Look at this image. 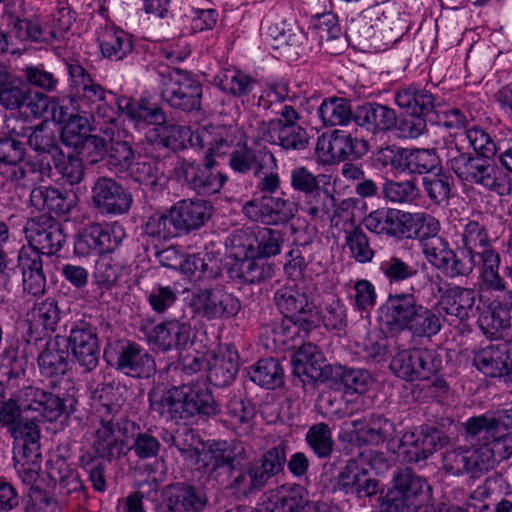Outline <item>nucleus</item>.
Returning <instances> with one entry per match:
<instances>
[{
  "mask_svg": "<svg viewBox=\"0 0 512 512\" xmlns=\"http://www.w3.org/2000/svg\"><path fill=\"white\" fill-rule=\"evenodd\" d=\"M30 248L39 255H55L66 242L61 225L52 217L41 214L30 218L24 227Z\"/></svg>",
  "mask_w": 512,
  "mask_h": 512,
  "instance_id": "obj_19",
  "label": "nucleus"
},
{
  "mask_svg": "<svg viewBox=\"0 0 512 512\" xmlns=\"http://www.w3.org/2000/svg\"><path fill=\"white\" fill-rule=\"evenodd\" d=\"M173 219L179 232L188 233L204 226L212 215V205L202 199H185L172 207Z\"/></svg>",
  "mask_w": 512,
  "mask_h": 512,
  "instance_id": "obj_28",
  "label": "nucleus"
},
{
  "mask_svg": "<svg viewBox=\"0 0 512 512\" xmlns=\"http://www.w3.org/2000/svg\"><path fill=\"white\" fill-rule=\"evenodd\" d=\"M342 425L344 435L358 446H378L387 442L388 449L395 452V424L383 415L371 414L362 419L345 421Z\"/></svg>",
  "mask_w": 512,
  "mask_h": 512,
  "instance_id": "obj_15",
  "label": "nucleus"
},
{
  "mask_svg": "<svg viewBox=\"0 0 512 512\" xmlns=\"http://www.w3.org/2000/svg\"><path fill=\"white\" fill-rule=\"evenodd\" d=\"M389 285L401 284L417 276L418 265L391 255L380 261L378 267Z\"/></svg>",
  "mask_w": 512,
  "mask_h": 512,
  "instance_id": "obj_51",
  "label": "nucleus"
},
{
  "mask_svg": "<svg viewBox=\"0 0 512 512\" xmlns=\"http://www.w3.org/2000/svg\"><path fill=\"white\" fill-rule=\"evenodd\" d=\"M239 371V355L232 345H225L209 365L207 378L216 387H224L234 381Z\"/></svg>",
  "mask_w": 512,
  "mask_h": 512,
  "instance_id": "obj_39",
  "label": "nucleus"
},
{
  "mask_svg": "<svg viewBox=\"0 0 512 512\" xmlns=\"http://www.w3.org/2000/svg\"><path fill=\"white\" fill-rule=\"evenodd\" d=\"M23 410L38 412L47 421H56L64 413L62 400L49 392L33 386H27L19 392Z\"/></svg>",
  "mask_w": 512,
  "mask_h": 512,
  "instance_id": "obj_32",
  "label": "nucleus"
},
{
  "mask_svg": "<svg viewBox=\"0 0 512 512\" xmlns=\"http://www.w3.org/2000/svg\"><path fill=\"white\" fill-rule=\"evenodd\" d=\"M256 411L254 404L239 396L229 399L224 411V422L238 435H247L252 427Z\"/></svg>",
  "mask_w": 512,
  "mask_h": 512,
  "instance_id": "obj_41",
  "label": "nucleus"
},
{
  "mask_svg": "<svg viewBox=\"0 0 512 512\" xmlns=\"http://www.w3.org/2000/svg\"><path fill=\"white\" fill-rule=\"evenodd\" d=\"M94 207L107 215H123L132 205L131 193L112 178L99 177L91 190Z\"/></svg>",
  "mask_w": 512,
  "mask_h": 512,
  "instance_id": "obj_23",
  "label": "nucleus"
},
{
  "mask_svg": "<svg viewBox=\"0 0 512 512\" xmlns=\"http://www.w3.org/2000/svg\"><path fill=\"white\" fill-rule=\"evenodd\" d=\"M440 151L446 165L460 180L480 186L498 196L511 194L510 176L492 162L491 158L479 157L464 151L456 136L445 137Z\"/></svg>",
  "mask_w": 512,
  "mask_h": 512,
  "instance_id": "obj_5",
  "label": "nucleus"
},
{
  "mask_svg": "<svg viewBox=\"0 0 512 512\" xmlns=\"http://www.w3.org/2000/svg\"><path fill=\"white\" fill-rule=\"evenodd\" d=\"M178 449L182 453L196 456V469L209 481L243 495L263 488L270 478L283 470L286 463L285 446L282 444L269 449L246 469H238L245 459V449L235 441H212L202 450Z\"/></svg>",
  "mask_w": 512,
  "mask_h": 512,
  "instance_id": "obj_1",
  "label": "nucleus"
},
{
  "mask_svg": "<svg viewBox=\"0 0 512 512\" xmlns=\"http://www.w3.org/2000/svg\"><path fill=\"white\" fill-rule=\"evenodd\" d=\"M196 306L197 311L209 320L232 317L240 310L238 298L221 289L201 291L197 295Z\"/></svg>",
  "mask_w": 512,
  "mask_h": 512,
  "instance_id": "obj_27",
  "label": "nucleus"
},
{
  "mask_svg": "<svg viewBox=\"0 0 512 512\" xmlns=\"http://www.w3.org/2000/svg\"><path fill=\"white\" fill-rule=\"evenodd\" d=\"M66 348L84 373L94 370L99 362V341L96 329L87 321H75L70 328Z\"/></svg>",
  "mask_w": 512,
  "mask_h": 512,
  "instance_id": "obj_20",
  "label": "nucleus"
},
{
  "mask_svg": "<svg viewBox=\"0 0 512 512\" xmlns=\"http://www.w3.org/2000/svg\"><path fill=\"white\" fill-rule=\"evenodd\" d=\"M113 393L114 387L110 384L96 391L99 406L95 408L91 440V450L95 456L109 462L121 458L127 450L120 424L115 419L119 404L112 402Z\"/></svg>",
  "mask_w": 512,
  "mask_h": 512,
  "instance_id": "obj_7",
  "label": "nucleus"
},
{
  "mask_svg": "<svg viewBox=\"0 0 512 512\" xmlns=\"http://www.w3.org/2000/svg\"><path fill=\"white\" fill-rule=\"evenodd\" d=\"M395 103L411 114L427 115L434 108L435 98L433 94L417 86H407L395 92Z\"/></svg>",
  "mask_w": 512,
  "mask_h": 512,
  "instance_id": "obj_45",
  "label": "nucleus"
},
{
  "mask_svg": "<svg viewBox=\"0 0 512 512\" xmlns=\"http://www.w3.org/2000/svg\"><path fill=\"white\" fill-rule=\"evenodd\" d=\"M438 156L430 149L404 150V170L410 174H429L437 168Z\"/></svg>",
  "mask_w": 512,
  "mask_h": 512,
  "instance_id": "obj_58",
  "label": "nucleus"
},
{
  "mask_svg": "<svg viewBox=\"0 0 512 512\" xmlns=\"http://www.w3.org/2000/svg\"><path fill=\"white\" fill-rule=\"evenodd\" d=\"M292 363L295 372L305 375L312 380H320L323 377L325 357L322 351L313 343H303L295 352Z\"/></svg>",
  "mask_w": 512,
  "mask_h": 512,
  "instance_id": "obj_43",
  "label": "nucleus"
},
{
  "mask_svg": "<svg viewBox=\"0 0 512 512\" xmlns=\"http://www.w3.org/2000/svg\"><path fill=\"white\" fill-rule=\"evenodd\" d=\"M249 378L266 389H275L283 382V369L274 358H263L252 365L248 371Z\"/></svg>",
  "mask_w": 512,
  "mask_h": 512,
  "instance_id": "obj_50",
  "label": "nucleus"
},
{
  "mask_svg": "<svg viewBox=\"0 0 512 512\" xmlns=\"http://www.w3.org/2000/svg\"><path fill=\"white\" fill-rule=\"evenodd\" d=\"M275 145L284 151H303L308 147L309 135L300 125H283L279 121Z\"/></svg>",
  "mask_w": 512,
  "mask_h": 512,
  "instance_id": "obj_60",
  "label": "nucleus"
},
{
  "mask_svg": "<svg viewBox=\"0 0 512 512\" xmlns=\"http://www.w3.org/2000/svg\"><path fill=\"white\" fill-rule=\"evenodd\" d=\"M336 487L345 494L358 498L370 497L378 491V482L368 476L367 471L352 460L339 472Z\"/></svg>",
  "mask_w": 512,
  "mask_h": 512,
  "instance_id": "obj_30",
  "label": "nucleus"
},
{
  "mask_svg": "<svg viewBox=\"0 0 512 512\" xmlns=\"http://www.w3.org/2000/svg\"><path fill=\"white\" fill-rule=\"evenodd\" d=\"M125 237L126 231L117 221L108 224H91L78 235L74 249L80 256H104L117 249Z\"/></svg>",
  "mask_w": 512,
  "mask_h": 512,
  "instance_id": "obj_16",
  "label": "nucleus"
},
{
  "mask_svg": "<svg viewBox=\"0 0 512 512\" xmlns=\"http://www.w3.org/2000/svg\"><path fill=\"white\" fill-rule=\"evenodd\" d=\"M65 66L78 110L83 113L79 126L97 130L99 126L115 122L119 112L131 120L149 115V108L142 106L140 99L118 97L99 84L77 61H66Z\"/></svg>",
  "mask_w": 512,
  "mask_h": 512,
  "instance_id": "obj_3",
  "label": "nucleus"
},
{
  "mask_svg": "<svg viewBox=\"0 0 512 512\" xmlns=\"http://www.w3.org/2000/svg\"><path fill=\"white\" fill-rule=\"evenodd\" d=\"M97 130L109 139V163L120 169L128 168L134 158L133 136L128 131L119 129L115 122L99 126Z\"/></svg>",
  "mask_w": 512,
  "mask_h": 512,
  "instance_id": "obj_35",
  "label": "nucleus"
},
{
  "mask_svg": "<svg viewBox=\"0 0 512 512\" xmlns=\"http://www.w3.org/2000/svg\"><path fill=\"white\" fill-rule=\"evenodd\" d=\"M104 359L119 372L132 378L147 379L155 374L152 355L132 341H114L104 350Z\"/></svg>",
  "mask_w": 512,
  "mask_h": 512,
  "instance_id": "obj_11",
  "label": "nucleus"
},
{
  "mask_svg": "<svg viewBox=\"0 0 512 512\" xmlns=\"http://www.w3.org/2000/svg\"><path fill=\"white\" fill-rule=\"evenodd\" d=\"M441 366L440 355L428 348L401 350L390 363L392 372L407 381L427 380L436 374Z\"/></svg>",
  "mask_w": 512,
  "mask_h": 512,
  "instance_id": "obj_14",
  "label": "nucleus"
},
{
  "mask_svg": "<svg viewBox=\"0 0 512 512\" xmlns=\"http://www.w3.org/2000/svg\"><path fill=\"white\" fill-rule=\"evenodd\" d=\"M422 307L412 288L410 292L389 294L379 308V317L389 331L409 332Z\"/></svg>",
  "mask_w": 512,
  "mask_h": 512,
  "instance_id": "obj_17",
  "label": "nucleus"
},
{
  "mask_svg": "<svg viewBox=\"0 0 512 512\" xmlns=\"http://www.w3.org/2000/svg\"><path fill=\"white\" fill-rule=\"evenodd\" d=\"M307 200L301 206V210L312 220H330L333 221L335 213L336 198L327 189L318 190V193L310 194Z\"/></svg>",
  "mask_w": 512,
  "mask_h": 512,
  "instance_id": "obj_53",
  "label": "nucleus"
},
{
  "mask_svg": "<svg viewBox=\"0 0 512 512\" xmlns=\"http://www.w3.org/2000/svg\"><path fill=\"white\" fill-rule=\"evenodd\" d=\"M266 36L275 42L274 47H290L297 54L304 52V44L307 42L306 33L297 25L280 21L270 24L266 30Z\"/></svg>",
  "mask_w": 512,
  "mask_h": 512,
  "instance_id": "obj_46",
  "label": "nucleus"
},
{
  "mask_svg": "<svg viewBox=\"0 0 512 512\" xmlns=\"http://www.w3.org/2000/svg\"><path fill=\"white\" fill-rule=\"evenodd\" d=\"M475 265L476 258H474L473 255L465 253V255L461 257L451 248L437 270L441 271L445 277L455 279L470 275Z\"/></svg>",
  "mask_w": 512,
  "mask_h": 512,
  "instance_id": "obj_63",
  "label": "nucleus"
},
{
  "mask_svg": "<svg viewBox=\"0 0 512 512\" xmlns=\"http://www.w3.org/2000/svg\"><path fill=\"white\" fill-rule=\"evenodd\" d=\"M178 180L192 191L202 196L219 193L227 181V176L214 169V160L205 155L204 163L186 159L179 160L174 168Z\"/></svg>",
  "mask_w": 512,
  "mask_h": 512,
  "instance_id": "obj_13",
  "label": "nucleus"
},
{
  "mask_svg": "<svg viewBox=\"0 0 512 512\" xmlns=\"http://www.w3.org/2000/svg\"><path fill=\"white\" fill-rule=\"evenodd\" d=\"M159 89L164 102L171 108L185 112L201 105L202 85L192 73L170 66L159 67Z\"/></svg>",
  "mask_w": 512,
  "mask_h": 512,
  "instance_id": "obj_9",
  "label": "nucleus"
},
{
  "mask_svg": "<svg viewBox=\"0 0 512 512\" xmlns=\"http://www.w3.org/2000/svg\"><path fill=\"white\" fill-rule=\"evenodd\" d=\"M453 178L442 168L435 173H429L422 178L423 190L429 200L436 205L447 202L451 196Z\"/></svg>",
  "mask_w": 512,
  "mask_h": 512,
  "instance_id": "obj_52",
  "label": "nucleus"
},
{
  "mask_svg": "<svg viewBox=\"0 0 512 512\" xmlns=\"http://www.w3.org/2000/svg\"><path fill=\"white\" fill-rule=\"evenodd\" d=\"M405 216H407V212L397 209H378L363 219V225L377 235L402 238L409 235Z\"/></svg>",
  "mask_w": 512,
  "mask_h": 512,
  "instance_id": "obj_33",
  "label": "nucleus"
},
{
  "mask_svg": "<svg viewBox=\"0 0 512 512\" xmlns=\"http://www.w3.org/2000/svg\"><path fill=\"white\" fill-rule=\"evenodd\" d=\"M69 352L64 337L57 336L46 344V348L38 356V366L42 375L55 377L68 370Z\"/></svg>",
  "mask_w": 512,
  "mask_h": 512,
  "instance_id": "obj_40",
  "label": "nucleus"
},
{
  "mask_svg": "<svg viewBox=\"0 0 512 512\" xmlns=\"http://www.w3.org/2000/svg\"><path fill=\"white\" fill-rule=\"evenodd\" d=\"M14 468L23 484L33 488L40 477L42 455L14 454Z\"/></svg>",
  "mask_w": 512,
  "mask_h": 512,
  "instance_id": "obj_62",
  "label": "nucleus"
},
{
  "mask_svg": "<svg viewBox=\"0 0 512 512\" xmlns=\"http://www.w3.org/2000/svg\"><path fill=\"white\" fill-rule=\"evenodd\" d=\"M141 330L149 346L160 352L184 349L191 342L192 329L186 321L172 319Z\"/></svg>",
  "mask_w": 512,
  "mask_h": 512,
  "instance_id": "obj_21",
  "label": "nucleus"
},
{
  "mask_svg": "<svg viewBox=\"0 0 512 512\" xmlns=\"http://www.w3.org/2000/svg\"><path fill=\"white\" fill-rule=\"evenodd\" d=\"M285 241V233L278 229L264 227L255 236L256 255L269 258L280 254Z\"/></svg>",
  "mask_w": 512,
  "mask_h": 512,
  "instance_id": "obj_64",
  "label": "nucleus"
},
{
  "mask_svg": "<svg viewBox=\"0 0 512 512\" xmlns=\"http://www.w3.org/2000/svg\"><path fill=\"white\" fill-rule=\"evenodd\" d=\"M199 148H207L206 155L222 156L239 146L247 136L238 125H209L198 129ZM197 140V138H195Z\"/></svg>",
  "mask_w": 512,
  "mask_h": 512,
  "instance_id": "obj_24",
  "label": "nucleus"
},
{
  "mask_svg": "<svg viewBox=\"0 0 512 512\" xmlns=\"http://www.w3.org/2000/svg\"><path fill=\"white\" fill-rule=\"evenodd\" d=\"M150 409L166 420H190L194 416L211 417L219 407L204 382L183 383L170 389L153 388L148 393Z\"/></svg>",
  "mask_w": 512,
  "mask_h": 512,
  "instance_id": "obj_6",
  "label": "nucleus"
},
{
  "mask_svg": "<svg viewBox=\"0 0 512 512\" xmlns=\"http://www.w3.org/2000/svg\"><path fill=\"white\" fill-rule=\"evenodd\" d=\"M29 319L36 328L53 332L61 318V311L58 303L53 298H46L34 305L29 313Z\"/></svg>",
  "mask_w": 512,
  "mask_h": 512,
  "instance_id": "obj_57",
  "label": "nucleus"
},
{
  "mask_svg": "<svg viewBox=\"0 0 512 512\" xmlns=\"http://www.w3.org/2000/svg\"><path fill=\"white\" fill-rule=\"evenodd\" d=\"M213 83L223 92L237 98H243L254 90L257 80L244 71L227 68L219 71L214 76Z\"/></svg>",
  "mask_w": 512,
  "mask_h": 512,
  "instance_id": "obj_44",
  "label": "nucleus"
},
{
  "mask_svg": "<svg viewBox=\"0 0 512 512\" xmlns=\"http://www.w3.org/2000/svg\"><path fill=\"white\" fill-rule=\"evenodd\" d=\"M433 298L440 294L438 305L441 311L446 315L453 316L460 322L468 320L474 311L476 292L469 287L458 285L449 286L445 290L439 283L430 282L425 285Z\"/></svg>",
  "mask_w": 512,
  "mask_h": 512,
  "instance_id": "obj_22",
  "label": "nucleus"
},
{
  "mask_svg": "<svg viewBox=\"0 0 512 512\" xmlns=\"http://www.w3.org/2000/svg\"><path fill=\"white\" fill-rule=\"evenodd\" d=\"M233 272L244 283L255 284L271 279L274 275V266L256 255L237 262Z\"/></svg>",
  "mask_w": 512,
  "mask_h": 512,
  "instance_id": "obj_49",
  "label": "nucleus"
},
{
  "mask_svg": "<svg viewBox=\"0 0 512 512\" xmlns=\"http://www.w3.org/2000/svg\"><path fill=\"white\" fill-rule=\"evenodd\" d=\"M16 134L28 137V144L33 150L39 154H50L52 160L57 153L62 152L57 144L55 132L47 122H42L34 128L27 127L21 122V131Z\"/></svg>",
  "mask_w": 512,
  "mask_h": 512,
  "instance_id": "obj_47",
  "label": "nucleus"
},
{
  "mask_svg": "<svg viewBox=\"0 0 512 512\" xmlns=\"http://www.w3.org/2000/svg\"><path fill=\"white\" fill-rule=\"evenodd\" d=\"M229 167L236 173H252L256 179V196L246 202L243 213L251 221L261 224L285 225L298 211L294 201L285 198V194L275 196L281 189L278 173V161L267 146L249 147L244 140L229 154Z\"/></svg>",
  "mask_w": 512,
  "mask_h": 512,
  "instance_id": "obj_2",
  "label": "nucleus"
},
{
  "mask_svg": "<svg viewBox=\"0 0 512 512\" xmlns=\"http://www.w3.org/2000/svg\"><path fill=\"white\" fill-rule=\"evenodd\" d=\"M50 113L53 121L63 125V137L66 138L71 135L77 138L74 144L78 142L82 135L93 130V128H84L78 125V120L83 113L78 110V103H76V97L73 94L72 96L53 98Z\"/></svg>",
  "mask_w": 512,
  "mask_h": 512,
  "instance_id": "obj_31",
  "label": "nucleus"
},
{
  "mask_svg": "<svg viewBox=\"0 0 512 512\" xmlns=\"http://www.w3.org/2000/svg\"><path fill=\"white\" fill-rule=\"evenodd\" d=\"M18 267L22 273L24 291L33 296L43 295L46 291V277L41 255L33 249L23 248L19 253Z\"/></svg>",
  "mask_w": 512,
  "mask_h": 512,
  "instance_id": "obj_36",
  "label": "nucleus"
},
{
  "mask_svg": "<svg viewBox=\"0 0 512 512\" xmlns=\"http://www.w3.org/2000/svg\"><path fill=\"white\" fill-rule=\"evenodd\" d=\"M366 152V143L349 132L335 129L317 139L316 154L325 164L358 159Z\"/></svg>",
  "mask_w": 512,
  "mask_h": 512,
  "instance_id": "obj_18",
  "label": "nucleus"
},
{
  "mask_svg": "<svg viewBox=\"0 0 512 512\" xmlns=\"http://www.w3.org/2000/svg\"><path fill=\"white\" fill-rule=\"evenodd\" d=\"M345 245L351 253V257L358 263L365 264L372 261L375 252L370 246L369 240L363 229L350 225L344 230Z\"/></svg>",
  "mask_w": 512,
  "mask_h": 512,
  "instance_id": "obj_54",
  "label": "nucleus"
},
{
  "mask_svg": "<svg viewBox=\"0 0 512 512\" xmlns=\"http://www.w3.org/2000/svg\"><path fill=\"white\" fill-rule=\"evenodd\" d=\"M394 485L385 496L387 512L417 510L431 498L427 481L410 468L400 469L393 476Z\"/></svg>",
  "mask_w": 512,
  "mask_h": 512,
  "instance_id": "obj_10",
  "label": "nucleus"
},
{
  "mask_svg": "<svg viewBox=\"0 0 512 512\" xmlns=\"http://www.w3.org/2000/svg\"><path fill=\"white\" fill-rule=\"evenodd\" d=\"M396 121L395 110L377 102H366L355 108L354 122L372 134L390 130Z\"/></svg>",
  "mask_w": 512,
  "mask_h": 512,
  "instance_id": "obj_29",
  "label": "nucleus"
},
{
  "mask_svg": "<svg viewBox=\"0 0 512 512\" xmlns=\"http://www.w3.org/2000/svg\"><path fill=\"white\" fill-rule=\"evenodd\" d=\"M458 244L463 248L464 253L473 255L474 258L478 256L481 260L480 274L483 270V254L486 251L496 253L494 249L489 246V236L487 229L478 221L464 219L460 222V231ZM499 255V253L497 252ZM481 285V275H479V286Z\"/></svg>",
  "mask_w": 512,
  "mask_h": 512,
  "instance_id": "obj_37",
  "label": "nucleus"
},
{
  "mask_svg": "<svg viewBox=\"0 0 512 512\" xmlns=\"http://www.w3.org/2000/svg\"><path fill=\"white\" fill-rule=\"evenodd\" d=\"M13 454H33L40 452V428L34 420H24L11 431Z\"/></svg>",
  "mask_w": 512,
  "mask_h": 512,
  "instance_id": "obj_48",
  "label": "nucleus"
},
{
  "mask_svg": "<svg viewBox=\"0 0 512 512\" xmlns=\"http://www.w3.org/2000/svg\"><path fill=\"white\" fill-rule=\"evenodd\" d=\"M317 115L326 127L348 126L355 120L351 101L344 97L330 96L321 102Z\"/></svg>",
  "mask_w": 512,
  "mask_h": 512,
  "instance_id": "obj_42",
  "label": "nucleus"
},
{
  "mask_svg": "<svg viewBox=\"0 0 512 512\" xmlns=\"http://www.w3.org/2000/svg\"><path fill=\"white\" fill-rule=\"evenodd\" d=\"M208 503L202 487L176 483L166 488L157 512H200Z\"/></svg>",
  "mask_w": 512,
  "mask_h": 512,
  "instance_id": "obj_25",
  "label": "nucleus"
},
{
  "mask_svg": "<svg viewBox=\"0 0 512 512\" xmlns=\"http://www.w3.org/2000/svg\"><path fill=\"white\" fill-rule=\"evenodd\" d=\"M466 432L480 446H488L501 429L497 425L495 415L483 414L467 420Z\"/></svg>",
  "mask_w": 512,
  "mask_h": 512,
  "instance_id": "obj_55",
  "label": "nucleus"
},
{
  "mask_svg": "<svg viewBox=\"0 0 512 512\" xmlns=\"http://www.w3.org/2000/svg\"><path fill=\"white\" fill-rule=\"evenodd\" d=\"M382 190L387 201L397 204H413L421 195L420 188L413 179L386 180Z\"/></svg>",
  "mask_w": 512,
  "mask_h": 512,
  "instance_id": "obj_56",
  "label": "nucleus"
},
{
  "mask_svg": "<svg viewBox=\"0 0 512 512\" xmlns=\"http://www.w3.org/2000/svg\"><path fill=\"white\" fill-rule=\"evenodd\" d=\"M140 104L145 108H149V115L140 118H132L135 127L140 129L145 126H151L145 133L148 142L178 151L186 148L187 143L191 147L199 148V139H195L198 135V129L192 131L189 127L166 122L165 113L146 99H140Z\"/></svg>",
  "mask_w": 512,
  "mask_h": 512,
  "instance_id": "obj_8",
  "label": "nucleus"
},
{
  "mask_svg": "<svg viewBox=\"0 0 512 512\" xmlns=\"http://www.w3.org/2000/svg\"><path fill=\"white\" fill-rule=\"evenodd\" d=\"M442 433L434 428H421L418 432H406L399 440L398 448H407V452L414 456L416 462L427 459L431 454L442 447L444 443Z\"/></svg>",
  "mask_w": 512,
  "mask_h": 512,
  "instance_id": "obj_34",
  "label": "nucleus"
},
{
  "mask_svg": "<svg viewBox=\"0 0 512 512\" xmlns=\"http://www.w3.org/2000/svg\"><path fill=\"white\" fill-rule=\"evenodd\" d=\"M12 31L20 41L49 42L56 38L55 31H48L37 21L21 17L12 22Z\"/></svg>",
  "mask_w": 512,
  "mask_h": 512,
  "instance_id": "obj_61",
  "label": "nucleus"
},
{
  "mask_svg": "<svg viewBox=\"0 0 512 512\" xmlns=\"http://www.w3.org/2000/svg\"><path fill=\"white\" fill-rule=\"evenodd\" d=\"M406 227L409 229L407 238H417L419 242L424 237H441L439 235L441 225L438 219L426 213L407 212Z\"/></svg>",
  "mask_w": 512,
  "mask_h": 512,
  "instance_id": "obj_59",
  "label": "nucleus"
},
{
  "mask_svg": "<svg viewBox=\"0 0 512 512\" xmlns=\"http://www.w3.org/2000/svg\"><path fill=\"white\" fill-rule=\"evenodd\" d=\"M473 364L489 377H502L512 372V346L507 342L489 344L475 352Z\"/></svg>",
  "mask_w": 512,
  "mask_h": 512,
  "instance_id": "obj_26",
  "label": "nucleus"
},
{
  "mask_svg": "<svg viewBox=\"0 0 512 512\" xmlns=\"http://www.w3.org/2000/svg\"><path fill=\"white\" fill-rule=\"evenodd\" d=\"M480 293L492 292L493 299L487 311L478 319L482 333L490 339H505L512 342V289L500 275L501 257L492 251L483 256Z\"/></svg>",
  "mask_w": 512,
  "mask_h": 512,
  "instance_id": "obj_4",
  "label": "nucleus"
},
{
  "mask_svg": "<svg viewBox=\"0 0 512 512\" xmlns=\"http://www.w3.org/2000/svg\"><path fill=\"white\" fill-rule=\"evenodd\" d=\"M274 301L283 316L291 317L306 329H314L319 323L313 294L300 284L286 285L276 290Z\"/></svg>",
  "mask_w": 512,
  "mask_h": 512,
  "instance_id": "obj_12",
  "label": "nucleus"
},
{
  "mask_svg": "<svg viewBox=\"0 0 512 512\" xmlns=\"http://www.w3.org/2000/svg\"><path fill=\"white\" fill-rule=\"evenodd\" d=\"M98 43L103 57L119 61L133 51V38L128 32L113 25L101 28Z\"/></svg>",
  "mask_w": 512,
  "mask_h": 512,
  "instance_id": "obj_38",
  "label": "nucleus"
}]
</instances>
